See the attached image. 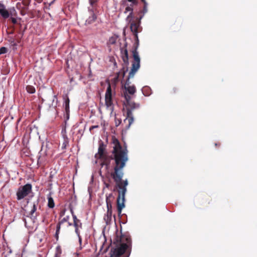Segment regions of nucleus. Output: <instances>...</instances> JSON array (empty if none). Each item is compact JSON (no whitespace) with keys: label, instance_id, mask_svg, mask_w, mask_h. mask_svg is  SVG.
<instances>
[{"label":"nucleus","instance_id":"21","mask_svg":"<svg viewBox=\"0 0 257 257\" xmlns=\"http://www.w3.org/2000/svg\"><path fill=\"white\" fill-rule=\"evenodd\" d=\"M26 90L28 92L31 94L34 93L35 92V88L32 85H28L26 87Z\"/></svg>","mask_w":257,"mask_h":257},{"label":"nucleus","instance_id":"14","mask_svg":"<svg viewBox=\"0 0 257 257\" xmlns=\"http://www.w3.org/2000/svg\"><path fill=\"white\" fill-rule=\"evenodd\" d=\"M81 19L77 20L78 24L79 25H82V22H85V25L90 24L91 23L94 22L96 19V17H89L87 19L83 20V17H80Z\"/></svg>","mask_w":257,"mask_h":257},{"label":"nucleus","instance_id":"16","mask_svg":"<svg viewBox=\"0 0 257 257\" xmlns=\"http://www.w3.org/2000/svg\"><path fill=\"white\" fill-rule=\"evenodd\" d=\"M112 198H113V196L112 193L109 194L108 195L106 196V203L107 208H112L111 205V201Z\"/></svg>","mask_w":257,"mask_h":257},{"label":"nucleus","instance_id":"19","mask_svg":"<svg viewBox=\"0 0 257 257\" xmlns=\"http://www.w3.org/2000/svg\"><path fill=\"white\" fill-rule=\"evenodd\" d=\"M107 212L104 216V219L108 221L110 220L112 216V208H107Z\"/></svg>","mask_w":257,"mask_h":257},{"label":"nucleus","instance_id":"17","mask_svg":"<svg viewBox=\"0 0 257 257\" xmlns=\"http://www.w3.org/2000/svg\"><path fill=\"white\" fill-rule=\"evenodd\" d=\"M126 68H125L124 66H123L122 69L120 70V71L118 73H117V74L118 75V77H119L120 78H123L125 72L127 71V66H125Z\"/></svg>","mask_w":257,"mask_h":257},{"label":"nucleus","instance_id":"37","mask_svg":"<svg viewBox=\"0 0 257 257\" xmlns=\"http://www.w3.org/2000/svg\"><path fill=\"white\" fill-rule=\"evenodd\" d=\"M215 146H219L220 145V143H218V144L216 143L215 144Z\"/></svg>","mask_w":257,"mask_h":257},{"label":"nucleus","instance_id":"18","mask_svg":"<svg viewBox=\"0 0 257 257\" xmlns=\"http://www.w3.org/2000/svg\"><path fill=\"white\" fill-rule=\"evenodd\" d=\"M48 206L50 208H53L55 206L54 200L50 194L48 196Z\"/></svg>","mask_w":257,"mask_h":257},{"label":"nucleus","instance_id":"23","mask_svg":"<svg viewBox=\"0 0 257 257\" xmlns=\"http://www.w3.org/2000/svg\"><path fill=\"white\" fill-rule=\"evenodd\" d=\"M8 49L5 47H2L0 48V55L5 54L7 52Z\"/></svg>","mask_w":257,"mask_h":257},{"label":"nucleus","instance_id":"34","mask_svg":"<svg viewBox=\"0 0 257 257\" xmlns=\"http://www.w3.org/2000/svg\"><path fill=\"white\" fill-rule=\"evenodd\" d=\"M98 125H94V126H91V127L90 128V130H91V129L93 128H96V127H98Z\"/></svg>","mask_w":257,"mask_h":257},{"label":"nucleus","instance_id":"35","mask_svg":"<svg viewBox=\"0 0 257 257\" xmlns=\"http://www.w3.org/2000/svg\"><path fill=\"white\" fill-rule=\"evenodd\" d=\"M67 226H71L72 225V224L71 223H70L69 221H68V222H67Z\"/></svg>","mask_w":257,"mask_h":257},{"label":"nucleus","instance_id":"39","mask_svg":"<svg viewBox=\"0 0 257 257\" xmlns=\"http://www.w3.org/2000/svg\"><path fill=\"white\" fill-rule=\"evenodd\" d=\"M13 45H14V46H16L17 45H16V43H14Z\"/></svg>","mask_w":257,"mask_h":257},{"label":"nucleus","instance_id":"15","mask_svg":"<svg viewBox=\"0 0 257 257\" xmlns=\"http://www.w3.org/2000/svg\"><path fill=\"white\" fill-rule=\"evenodd\" d=\"M63 99L64 100V106L65 107V111H69V103H70V100L67 96V95H65L63 96Z\"/></svg>","mask_w":257,"mask_h":257},{"label":"nucleus","instance_id":"38","mask_svg":"<svg viewBox=\"0 0 257 257\" xmlns=\"http://www.w3.org/2000/svg\"><path fill=\"white\" fill-rule=\"evenodd\" d=\"M142 1L144 3L145 5H146V2H145V0H142Z\"/></svg>","mask_w":257,"mask_h":257},{"label":"nucleus","instance_id":"20","mask_svg":"<svg viewBox=\"0 0 257 257\" xmlns=\"http://www.w3.org/2000/svg\"><path fill=\"white\" fill-rule=\"evenodd\" d=\"M62 254V249L60 245H58L56 248L55 257H60Z\"/></svg>","mask_w":257,"mask_h":257},{"label":"nucleus","instance_id":"26","mask_svg":"<svg viewBox=\"0 0 257 257\" xmlns=\"http://www.w3.org/2000/svg\"><path fill=\"white\" fill-rule=\"evenodd\" d=\"M78 237V240H79V244H80V248H82V247H81V245H82V237L80 235V233L79 232L78 234H76Z\"/></svg>","mask_w":257,"mask_h":257},{"label":"nucleus","instance_id":"28","mask_svg":"<svg viewBox=\"0 0 257 257\" xmlns=\"http://www.w3.org/2000/svg\"><path fill=\"white\" fill-rule=\"evenodd\" d=\"M65 211H66V210L64 209H63L60 212V217H59V219H60V218H61L62 217H63V216H64L65 215Z\"/></svg>","mask_w":257,"mask_h":257},{"label":"nucleus","instance_id":"7","mask_svg":"<svg viewBox=\"0 0 257 257\" xmlns=\"http://www.w3.org/2000/svg\"><path fill=\"white\" fill-rule=\"evenodd\" d=\"M69 218H70V217L69 216H66L63 217V218H62V219L60 218V219H59V221L58 223V224H57L56 231V233L55 234V237L56 240H58L59 239V234L60 232L61 225L65 222H68Z\"/></svg>","mask_w":257,"mask_h":257},{"label":"nucleus","instance_id":"6","mask_svg":"<svg viewBox=\"0 0 257 257\" xmlns=\"http://www.w3.org/2000/svg\"><path fill=\"white\" fill-rule=\"evenodd\" d=\"M14 8L7 9L5 5L0 3V14L2 16H10L15 15Z\"/></svg>","mask_w":257,"mask_h":257},{"label":"nucleus","instance_id":"1","mask_svg":"<svg viewBox=\"0 0 257 257\" xmlns=\"http://www.w3.org/2000/svg\"><path fill=\"white\" fill-rule=\"evenodd\" d=\"M113 144L111 155H105L100 158L103 161V164L107 167L110 164V161L114 160L113 171L110 174L118 188V195L117 198V209L118 215L121 213L122 209L124 207L125 195L126 186L128 185L127 179L122 180L124 173L123 169L128 160V151L126 147L123 148L120 142L115 137L112 138Z\"/></svg>","mask_w":257,"mask_h":257},{"label":"nucleus","instance_id":"5","mask_svg":"<svg viewBox=\"0 0 257 257\" xmlns=\"http://www.w3.org/2000/svg\"><path fill=\"white\" fill-rule=\"evenodd\" d=\"M105 103L107 107L111 106L113 104L112 89L109 82L105 94Z\"/></svg>","mask_w":257,"mask_h":257},{"label":"nucleus","instance_id":"31","mask_svg":"<svg viewBox=\"0 0 257 257\" xmlns=\"http://www.w3.org/2000/svg\"><path fill=\"white\" fill-rule=\"evenodd\" d=\"M128 1L132 3L134 5H136L137 4V0H128Z\"/></svg>","mask_w":257,"mask_h":257},{"label":"nucleus","instance_id":"4","mask_svg":"<svg viewBox=\"0 0 257 257\" xmlns=\"http://www.w3.org/2000/svg\"><path fill=\"white\" fill-rule=\"evenodd\" d=\"M32 186L28 183L19 188L17 193V198L18 200L24 199L32 191Z\"/></svg>","mask_w":257,"mask_h":257},{"label":"nucleus","instance_id":"29","mask_svg":"<svg viewBox=\"0 0 257 257\" xmlns=\"http://www.w3.org/2000/svg\"><path fill=\"white\" fill-rule=\"evenodd\" d=\"M149 87H144V88H143V93H144V94L145 95H146V96L149 95V93H145V91H146V90H149Z\"/></svg>","mask_w":257,"mask_h":257},{"label":"nucleus","instance_id":"40","mask_svg":"<svg viewBox=\"0 0 257 257\" xmlns=\"http://www.w3.org/2000/svg\"><path fill=\"white\" fill-rule=\"evenodd\" d=\"M39 160H40V158H38V162L39 161Z\"/></svg>","mask_w":257,"mask_h":257},{"label":"nucleus","instance_id":"8","mask_svg":"<svg viewBox=\"0 0 257 257\" xmlns=\"http://www.w3.org/2000/svg\"><path fill=\"white\" fill-rule=\"evenodd\" d=\"M127 44H125L123 48H120L121 58L125 66H127L128 62V54L126 49Z\"/></svg>","mask_w":257,"mask_h":257},{"label":"nucleus","instance_id":"27","mask_svg":"<svg viewBox=\"0 0 257 257\" xmlns=\"http://www.w3.org/2000/svg\"><path fill=\"white\" fill-rule=\"evenodd\" d=\"M69 112L70 110L69 111H65V114H64V117L65 118V123L66 122V121L69 119Z\"/></svg>","mask_w":257,"mask_h":257},{"label":"nucleus","instance_id":"25","mask_svg":"<svg viewBox=\"0 0 257 257\" xmlns=\"http://www.w3.org/2000/svg\"><path fill=\"white\" fill-rule=\"evenodd\" d=\"M178 92V89L176 87H173L170 91V93L172 94H176Z\"/></svg>","mask_w":257,"mask_h":257},{"label":"nucleus","instance_id":"24","mask_svg":"<svg viewBox=\"0 0 257 257\" xmlns=\"http://www.w3.org/2000/svg\"><path fill=\"white\" fill-rule=\"evenodd\" d=\"M121 122V119L118 118L116 117H115V125L116 126H118Z\"/></svg>","mask_w":257,"mask_h":257},{"label":"nucleus","instance_id":"12","mask_svg":"<svg viewBox=\"0 0 257 257\" xmlns=\"http://www.w3.org/2000/svg\"><path fill=\"white\" fill-rule=\"evenodd\" d=\"M63 142L62 145V150L66 149L67 147L69 146V140L66 135V128H64L62 131Z\"/></svg>","mask_w":257,"mask_h":257},{"label":"nucleus","instance_id":"30","mask_svg":"<svg viewBox=\"0 0 257 257\" xmlns=\"http://www.w3.org/2000/svg\"><path fill=\"white\" fill-rule=\"evenodd\" d=\"M11 21H12V22L14 24H15L17 23V20L16 19V18H14V17H11Z\"/></svg>","mask_w":257,"mask_h":257},{"label":"nucleus","instance_id":"10","mask_svg":"<svg viewBox=\"0 0 257 257\" xmlns=\"http://www.w3.org/2000/svg\"><path fill=\"white\" fill-rule=\"evenodd\" d=\"M39 201L37 200L36 202H33L32 208L30 211L28 217H30L32 219L35 220L37 217L39 215V214L36 212L37 206L38 205Z\"/></svg>","mask_w":257,"mask_h":257},{"label":"nucleus","instance_id":"32","mask_svg":"<svg viewBox=\"0 0 257 257\" xmlns=\"http://www.w3.org/2000/svg\"><path fill=\"white\" fill-rule=\"evenodd\" d=\"M104 185L107 188L109 189L110 188V185L109 183L104 182Z\"/></svg>","mask_w":257,"mask_h":257},{"label":"nucleus","instance_id":"9","mask_svg":"<svg viewBox=\"0 0 257 257\" xmlns=\"http://www.w3.org/2000/svg\"><path fill=\"white\" fill-rule=\"evenodd\" d=\"M71 213L73 219V225L75 227V232L76 234H78V233L80 232L79 228H82V223L80 220L77 218L76 216L74 214V212L72 210Z\"/></svg>","mask_w":257,"mask_h":257},{"label":"nucleus","instance_id":"11","mask_svg":"<svg viewBox=\"0 0 257 257\" xmlns=\"http://www.w3.org/2000/svg\"><path fill=\"white\" fill-rule=\"evenodd\" d=\"M106 146L104 144V143L102 141H100L99 142V147L98 150V155H99V158H102L103 156L107 155L106 152Z\"/></svg>","mask_w":257,"mask_h":257},{"label":"nucleus","instance_id":"22","mask_svg":"<svg viewBox=\"0 0 257 257\" xmlns=\"http://www.w3.org/2000/svg\"><path fill=\"white\" fill-rule=\"evenodd\" d=\"M124 13L125 15H127V16H131L133 14V10L132 8L130 7L126 8Z\"/></svg>","mask_w":257,"mask_h":257},{"label":"nucleus","instance_id":"2","mask_svg":"<svg viewBox=\"0 0 257 257\" xmlns=\"http://www.w3.org/2000/svg\"><path fill=\"white\" fill-rule=\"evenodd\" d=\"M130 73L126 80V82L124 85V88L126 90V92L124 93V96L126 101V117L124 120V122H125L126 120L128 121V124L125 126V130H128L131 124L134 122V116L133 114V111L140 107V104L136 103L134 101H132V99L133 96L130 95H134L136 92V88L135 85H130V79L134 77L130 76Z\"/></svg>","mask_w":257,"mask_h":257},{"label":"nucleus","instance_id":"13","mask_svg":"<svg viewBox=\"0 0 257 257\" xmlns=\"http://www.w3.org/2000/svg\"><path fill=\"white\" fill-rule=\"evenodd\" d=\"M97 0H89V3L90 7L88 8V11H89V15H95L94 11L95 10V8L97 6Z\"/></svg>","mask_w":257,"mask_h":257},{"label":"nucleus","instance_id":"3","mask_svg":"<svg viewBox=\"0 0 257 257\" xmlns=\"http://www.w3.org/2000/svg\"><path fill=\"white\" fill-rule=\"evenodd\" d=\"M140 19H136L135 20H131L130 28L131 31L134 33L135 37V43L134 44L133 50L132 51L133 61L132 65V68L130 71V76H133L135 75L138 70L140 67V58L139 55V53L137 51L139 40L138 36V33L140 27L141 19L142 17H139Z\"/></svg>","mask_w":257,"mask_h":257},{"label":"nucleus","instance_id":"33","mask_svg":"<svg viewBox=\"0 0 257 257\" xmlns=\"http://www.w3.org/2000/svg\"><path fill=\"white\" fill-rule=\"evenodd\" d=\"M120 77H118V75L116 74V76L114 78L115 81H117Z\"/></svg>","mask_w":257,"mask_h":257},{"label":"nucleus","instance_id":"36","mask_svg":"<svg viewBox=\"0 0 257 257\" xmlns=\"http://www.w3.org/2000/svg\"><path fill=\"white\" fill-rule=\"evenodd\" d=\"M110 43H112V44H113V43H114V42H114V41L113 40H112V39H111L110 40Z\"/></svg>","mask_w":257,"mask_h":257}]
</instances>
